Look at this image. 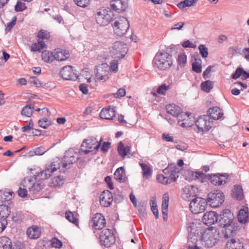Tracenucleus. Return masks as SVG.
I'll list each match as a JSON object with an SVG mask.
<instances>
[{"mask_svg":"<svg viewBox=\"0 0 249 249\" xmlns=\"http://www.w3.org/2000/svg\"><path fill=\"white\" fill-rule=\"evenodd\" d=\"M101 141L98 142L94 137H89L83 142L78 153L70 149L66 151L63 160L62 166L66 170L70 168V165L75 162L79 158V155H87L94 150H98L101 146Z\"/></svg>","mask_w":249,"mask_h":249,"instance_id":"1","label":"nucleus"},{"mask_svg":"<svg viewBox=\"0 0 249 249\" xmlns=\"http://www.w3.org/2000/svg\"><path fill=\"white\" fill-rule=\"evenodd\" d=\"M234 215L228 209L223 210L218 215L217 223L223 228L222 232L225 238L232 237L236 234L237 228L233 222Z\"/></svg>","mask_w":249,"mask_h":249,"instance_id":"2","label":"nucleus"},{"mask_svg":"<svg viewBox=\"0 0 249 249\" xmlns=\"http://www.w3.org/2000/svg\"><path fill=\"white\" fill-rule=\"evenodd\" d=\"M219 238V231L214 227L208 228L201 233L200 240L203 245L206 248L213 247Z\"/></svg>","mask_w":249,"mask_h":249,"instance_id":"3","label":"nucleus"},{"mask_svg":"<svg viewBox=\"0 0 249 249\" xmlns=\"http://www.w3.org/2000/svg\"><path fill=\"white\" fill-rule=\"evenodd\" d=\"M113 14L108 8L101 7L94 13L96 23L100 26L107 25L113 18Z\"/></svg>","mask_w":249,"mask_h":249,"instance_id":"4","label":"nucleus"},{"mask_svg":"<svg viewBox=\"0 0 249 249\" xmlns=\"http://www.w3.org/2000/svg\"><path fill=\"white\" fill-rule=\"evenodd\" d=\"M153 64L161 70L169 69L173 64L172 56L166 52L158 53L154 58Z\"/></svg>","mask_w":249,"mask_h":249,"instance_id":"5","label":"nucleus"},{"mask_svg":"<svg viewBox=\"0 0 249 249\" xmlns=\"http://www.w3.org/2000/svg\"><path fill=\"white\" fill-rule=\"evenodd\" d=\"M126 44L122 41H115L109 48L110 54L115 58L121 59L124 57L127 53Z\"/></svg>","mask_w":249,"mask_h":249,"instance_id":"6","label":"nucleus"},{"mask_svg":"<svg viewBox=\"0 0 249 249\" xmlns=\"http://www.w3.org/2000/svg\"><path fill=\"white\" fill-rule=\"evenodd\" d=\"M112 26L114 34L119 36L125 35L129 27V22L124 17L116 18Z\"/></svg>","mask_w":249,"mask_h":249,"instance_id":"7","label":"nucleus"},{"mask_svg":"<svg viewBox=\"0 0 249 249\" xmlns=\"http://www.w3.org/2000/svg\"><path fill=\"white\" fill-rule=\"evenodd\" d=\"M23 186L28 188L30 192L36 193L43 189L44 183L42 180H37L33 177H27L24 179Z\"/></svg>","mask_w":249,"mask_h":249,"instance_id":"8","label":"nucleus"},{"mask_svg":"<svg viewBox=\"0 0 249 249\" xmlns=\"http://www.w3.org/2000/svg\"><path fill=\"white\" fill-rule=\"evenodd\" d=\"M208 201L211 207L216 208L224 201V195L220 190H214L208 195Z\"/></svg>","mask_w":249,"mask_h":249,"instance_id":"9","label":"nucleus"},{"mask_svg":"<svg viewBox=\"0 0 249 249\" xmlns=\"http://www.w3.org/2000/svg\"><path fill=\"white\" fill-rule=\"evenodd\" d=\"M100 241L101 245L108 248L115 242V235L112 230L106 229L103 230L100 234Z\"/></svg>","mask_w":249,"mask_h":249,"instance_id":"10","label":"nucleus"},{"mask_svg":"<svg viewBox=\"0 0 249 249\" xmlns=\"http://www.w3.org/2000/svg\"><path fill=\"white\" fill-rule=\"evenodd\" d=\"M207 205V203L205 199L202 197H196L191 201L189 208L193 213H198L204 212Z\"/></svg>","mask_w":249,"mask_h":249,"instance_id":"11","label":"nucleus"},{"mask_svg":"<svg viewBox=\"0 0 249 249\" xmlns=\"http://www.w3.org/2000/svg\"><path fill=\"white\" fill-rule=\"evenodd\" d=\"M60 75L61 77L66 80H76L78 75L76 70L71 66L64 67L61 70Z\"/></svg>","mask_w":249,"mask_h":249,"instance_id":"12","label":"nucleus"},{"mask_svg":"<svg viewBox=\"0 0 249 249\" xmlns=\"http://www.w3.org/2000/svg\"><path fill=\"white\" fill-rule=\"evenodd\" d=\"M60 164L57 161L52 162L47 165L46 169L38 173L37 176L41 180H45L50 178L52 174L59 169Z\"/></svg>","mask_w":249,"mask_h":249,"instance_id":"13","label":"nucleus"},{"mask_svg":"<svg viewBox=\"0 0 249 249\" xmlns=\"http://www.w3.org/2000/svg\"><path fill=\"white\" fill-rule=\"evenodd\" d=\"M188 231V245L191 244V245H196L199 239H200L201 232L199 230L196 229L194 227V224L192 223L190 226L187 227Z\"/></svg>","mask_w":249,"mask_h":249,"instance_id":"14","label":"nucleus"},{"mask_svg":"<svg viewBox=\"0 0 249 249\" xmlns=\"http://www.w3.org/2000/svg\"><path fill=\"white\" fill-rule=\"evenodd\" d=\"M195 124L199 131H207L212 127V122L208 115L199 116L196 121Z\"/></svg>","mask_w":249,"mask_h":249,"instance_id":"15","label":"nucleus"},{"mask_svg":"<svg viewBox=\"0 0 249 249\" xmlns=\"http://www.w3.org/2000/svg\"><path fill=\"white\" fill-rule=\"evenodd\" d=\"M109 67L106 63H103L96 66L95 74L97 79L99 80L105 81L108 78L109 74Z\"/></svg>","mask_w":249,"mask_h":249,"instance_id":"16","label":"nucleus"},{"mask_svg":"<svg viewBox=\"0 0 249 249\" xmlns=\"http://www.w3.org/2000/svg\"><path fill=\"white\" fill-rule=\"evenodd\" d=\"M10 212L6 205H0V233L6 228L7 225V217L9 215Z\"/></svg>","mask_w":249,"mask_h":249,"instance_id":"17","label":"nucleus"},{"mask_svg":"<svg viewBox=\"0 0 249 249\" xmlns=\"http://www.w3.org/2000/svg\"><path fill=\"white\" fill-rule=\"evenodd\" d=\"M197 192V188L193 185L185 186L182 189V197L185 200H190L191 197L195 196Z\"/></svg>","mask_w":249,"mask_h":249,"instance_id":"18","label":"nucleus"},{"mask_svg":"<svg viewBox=\"0 0 249 249\" xmlns=\"http://www.w3.org/2000/svg\"><path fill=\"white\" fill-rule=\"evenodd\" d=\"M113 199L112 193L109 191H104L100 195V202L103 207H108L111 205Z\"/></svg>","mask_w":249,"mask_h":249,"instance_id":"19","label":"nucleus"},{"mask_svg":"<svg viewBox=\"0 0 249 249\" xmlns=\"http://www.w3.org/2000/svg\"><path fill=\"white\" fill-rule=\"evenodd\" d=\"M127 0H111L110 5L112 10L118 12L124 11L127 7Z\"/></svg>","mask_w":249,"mask_h":249,"instance_id":"20","label":"nucleus"},{"mask_svg":"<svg viewBox=\"0 0 249 249\" xmlns=\"http://www.w3.org/2000/svg\"><path fill=\"white\" fill-rule=\"evenodd\" d=\"M181 168L175 164H169L168 167L163 170L165 175H170V177L175 181L178 176V174L181 170Z\"/></svg>","mask_w":249,"mask_h":249,"instance_id":"21","label":"nucleus"},{"mask_svg":"<svg viewBox=\"0 0 249 249\" xmlns=\"http://www.w3.org/2000/svg\"><path fill=\"white\" fill-rule=\"evenodd\" d=\"M228 176L227 174H213L209 177L211 182L215 185H221L224 184L227 181Z\"/></svg>","mask_w":249,"mask_h":249,"instance_id":"22","label":"nucleus"},{"mask_svg":"<svg viewBox=\"0 0 249 249\" xmlns=\"http://www.w3.org/2000/svg\"><path fill=\"white\" fill-rule=\"evenodd\" d=\"M92 222L93 223L92 227L96 230L103 229L106 224L105 218L100 213L95 214L92 218Z\"/></svg>","mask_w":249,"mask_h":249,"instance_id":"23","label":"nucleus"},{"mask_svg":"<svg viewBox=\"0 0 249 249\" xmlns=\"http://www.w3.org/2000/svg\"><path fill=\"white\" fill-rule=\"evenodd\" d=\"M218 215L216 213L210 211L205 213L203 217V221L206 225H212L218 222Z\"/></svg>","mask_w":249,"mask_h":249,"instance_id":"24","label":"nucleus"},{"mask_svg":"<svg viewBox=\"0 0 249 249\" xmlns=\"http://www.w3.org/2000/svg\"><path fill=\"white\" fill-rule=\"evenodd\" d=\"M26 233L30 239H36L40 237L41 231L38 226L33 225L27 229Z\"/></svg>","mask_w":249,"mask_h":249,"instance_id":"25","label":"nucleus"},{"mask_svg":"<svg viewBox=\"0 0 249 249\" xmlns=\"http://www.w3.org/2000/svg\"><path fill=\"white\" fill-rule=\"evenodd\" d=\"M166 109L167 112L173 116L175 117L178 118V122L181 121V119H180V117L181 116V113H182L181 111L180 108L177 106L175 104H169L166 106Z\"/></svg>","mask_w":249,"mask_h":249,"instance_id":"26","label":"nucleus"},{"mask_svg":"<svg viewBox=\"0 0 249 249\" xmlns=\"http://www.w3.org/2000/svg\"><path fill=\"white\" fill-rule=\"evenodd\" d=\"M115 116V111L114 107H109L107 108H103L100 113V117L101 119L106 120H113Z\"/></svg>","mask_w":249,"mask_h":249,"instance_id":"27","label":"nucleus"},{"mask_svg":"<svg viewBox=\"0 0 249 249\" xmlns=\"http://www.w3.org/2000/svg\"><path fill=\"white\" fill-rule=\"evenodd\" d=\"M115 179L119 182H124L127 180L125 170L124 167H120L117 169L114 174Z\"/></svg>","mask_w":249,"mask_h":249,"instance_id":"28","label":"nucleus"},{"mask_svg":"<svg viewBox=\"0 0 249 249\" xmlns=\"http://www.w3.org/2000/svg\"><path fill=\"white\" fill-rule=\"evenodd\" d=\"M55 53L53 54L54 60L58 61H64L70 57L69 53L66 50L58 48L55 50Z\"/></svg>","mask_w":249,"mask_h":249,"instance_id":"29","label":"nucleus"},{"mask_svg":"<svg viewBox=\"0 0 249 249\" xmlns=\"http://www.w3.org/2000/svg\"><path fill=\"white\" fill-rule=\"evenodd\" d=\"M208 112L209 114L208 116L210 117V119L212 118L214 120L220 119L223 115L221 109L217 107H214L209 108Z\"/></svg>","mask_w":249,"mask_h":249,"instance_id":"30","label":"nucleus"},{"mask_svg":"<svg viewBox=\"0 0 249 249\" xmlns=\"http://www.w3.org/2000/svg\"><path fill=\"white\" fill-rule=\"evenodd\" d=\"M169 199V198L168 194H164L161 205L162 213L163 215V219L164 221H166L167 220Z\"/></svg>","mask_w":249,"mask_h":249,"instance_id":"31","label":"nucleus"},{"mask_svg":"<svg viewBox=\"0 0 249 249\" xmlns=\"http://www.w3.org/2000/svg\"><path fill=\"white\" fill-rule=\"evenodd\" d=\"M225 249H244L243 244L239 240L231 239L226 244Z\"/></svg>","mask_w":249,"mask_h":249,"instance_id":"32","label":"nucleus"},{"mask_svg":"<svg viewBox=\"0 0 249 249\" xmlns=\"http://www.w3.org/2000/svg\"><path fill=\"white\" fill-rule=\"evenodd\" d=\"M232 197L237 200H242L243 198V191L240 185H235L232 190Z\"/></svg>","mask_w":249,"mask_h":249,"instance_id":"33","label":"nucleus"},{"mask_svg":"<svg viewBox=\"0 0 249 249\" xmlns=\"http://www.w3.org/2000/svg\"><path fill=\"white\" fill-rule=\"evenodd\" d=\"M238 219L240 223L243 224L248 222L249 215L248 208H246V209H241L240 210L238 215Z\"/></svg>","mask_w":249,"mask_h":249,"instance_id":"34","label":"nucleus"},{"mask_svg":"<svg viewBox=\"0 0 249 249\" xmlns=\"http://www.w3.org/2000/svg\"><path fill=\"white\" fill-rule=\"evenodd\" d=\"M118 152L119 155L123 158H124L127 154L129 153L130 147H125L123 142H120L118 146Z\"/></svg>","mask_w":249,"mask_h":249,"instance_id":"35","label":"nucleus"},{"mask_svg":"<svg viewBox=\"0 0 249 249\" xmlns=\"http://www.w3.org/2000/svg\"><path fill=\"white\" fill-rule=\"evenodd\" d=\"M11 240L6 236L0 237V249H11Z\"/></svg>","mask_w":249,"mask_h":249,"instance_id":"36","label":"nucleus"},{"mask_svg":"<svg viewBox=\"0 0 249 249\" xmlns=\"http://www.w3.org/2000/svg\"><path fill=\"white\" fill-rule=\"evenodd\" d=\"M142 170V175L143 178L148 179L150 178L152 174V170L151 168L146 164L143 163H139Z\"/></svg>","mask_w":249,"mask_h":249,"instance_id":"37","label":"nucleus"},{"mask_svg":"<svg viewBox=\"0 0 249 249\" xmlns=\"http://www.w3.org/2000/svg\"><path fill=\"white\" fill-rule=\"evenodd\" d=\"M198 1V0H184L179 2L177 6L180 9H182L186 7L195 6Z\"/></svg>","mask_w":249,"mask_h":249,"instance_id":"38","label":"nucleus"},{"mask_svg":"<svg viewBox=\"0 0 249 249\" xmlns=\"http://www.w3.org/2000/svg\"><path fill=\"white\" fill-rule=\"evenodd\" d=\"M195 61L192 64V70L196 73H199L202 71V61L199 57L195 58Z\"/></svg>","mask_w":249,"mask_h":249,"instance_id":"39","label":"nucleus"},{"mask_svg":"<svg viewBox=\"0 0 249 249\" xmlns=\"http://www.w3.org/2000/svg\"><path fill=\"white\" fill-rule=\"evenodd\" d=\"M42 60L46 62H52L54 60L53 53L48 51H44L41 54Z\"/></svg>","mask_w":249,"mask_h":249,"instance_id":"40","label":"nucleus"},{"mask_svg":"<svg viewBox=\"0 0 249 249\" xmlns=\"http://www.w3.org/2000/svg\"><path fill=\"white\" fill-rule=\"evenodd\" d=\"M13 192L8 191H0V200L2 202L9 201L13 197Z\"/></svg>","mask_w":249,"mask_h":249,"instance_id":"41","label":"nucleus"},{"mask_svg":"<svg viewBox=\"0 0 249 249\" xmlns=\"http://www.w3.org/2000/svg\"><path fill=\"white\" fill-rule=\"evenodd\" d=\"M46 44L43 41H38L37 43L32 44L31 47L32 52H40L46 47Z\"/></svg>","mask_w":249,"mask_h":249,"instance_id":"42","label":"nucleus"},{"mask_svg":"<svg viewBox=\"0 0 249 249\" xmlns=\"http://www.w3.org/2000/svg\"><path fill=\"white\" fill-rule=\"evenodd\" d=\"M157 179L159 181V182L164 185L174 182L173 179L170 177V175L168 176H164L163 175H158L157 176Z\"/></svg>","mask_w":249,"mask_h":249,"instance_id":"43","label":"nucleus"},{"mask_svg":"<svg viewBox=\"0 0 249 249\" xmlns=\"http://www.w3.org/2000/svg\"><path fill=\"white\" fill-rule=\"evenodd\" d=\"M34 111V107L32 106L31 105H27L23 108L21 111V114L22 115H24L26 117H30L32 115Z\"/></svg>","mask_w":249,"mask_h":249,"instance_id":"44","label":"nucleus"},{"mask_svg":"<svg viewBox=\"0 0 249 249\" xmlns=\"http://www.w3.org/2000/svg\"><path fill=\"white\" fill-rule=\"evenodd\" d=\"M63 178L60 176L54 177L51 180L50 185L52 187L60 186L63 184Z\"/></svg>","mask_w":249,"mask_h":249,"instance_id":"45","label":"nucleus"},{"mask_svg":"<svg viewBox=\"0 0 249 249\" xmlns=\"http://www.w3.org/2000/svg\"><path fill=\"white\" fill-rule=\"evenodd\" d=\"M201 88L202 90L208 93L213 88V82L210 80L203 82L201 84Z\"/></svg>","mask_w":249,"mask_h":249,"instance_id":"46","label":"nucleus"},{"mask_svg":"<svg viewBox=\"0 0 249 249\" xmlns=\"http://www.w3.org/2000/svg\"><path fill=\"white\" fill-rule=\"evenodd\" d=\"M65 217L70 222H72L75 225H78V219L74 217L73 213L71 211H68L66 212Z\"/></svg>","mask_w":249,"mask_h":249,"instance_id":"47","label":"nucleus"},{"mask_svg":"<svg viewBox=\"0 0 249 249\" xmlns=\"http://www.w3.org/2000/svg\"><path fill=\"white\" fill-rule=\"evenodd\" d=\"M187 62V56L184 53H180L178 57V63L180 67H184Z\"/></svg>","mask_w":249,"mask_h":249,"instance_id":"48","label":"nucleus"},{"mask_svg":"<svg viewBox=\"0 0 249 249\" xmlns=\"http://www.w3.org/2000/svg\"><path fill=\"white\" fill-rule=\"evenodd\" d=\"M169 89V86L166 85L165 84H162L159 86L156 90L157 93L160 95H165L167 90Z\"/></svg>","mask_w":249,"mask_h":249,"instance_id":"49","label":"nucleus"},{"mask_svg":"<svg viewBox=\"0 0 249 249\" xmlns=\"http://www.w3.org/2000/svg\"><path fill=\"white\" fill-rule=\"evenodd\" d=\"M29 82L36 87H41L45 85V84L41 82L35 76L30 77Z\"/></svg>","mask_w":249,"mask_h":249,"instance_id":"50","label":"nucleus"},{"mask_svg":"<svg viewBox=\"0 0 249 249\" xmlns=\"http://www.w3.org/2000/svg\"><path fill=\"white\" fill-rule=\"evenodd\" d=\"M38 125L40 127L46 129L51 125V122L47 118H43L38 121Z\"/></svg>","mask_w":249,"mask_h":249,"instance_id":"51","label":"nucleus"},{"mask_svg":"<svg viewBox=\"0 0 249 249\" xmlns=\"http://www.w3.org/2000/svg\"><path fill=\"white\" fill-rule=\"evenodd\" d=\"M150 205L151 207V210L155 216V217L156 219L159 218V213H158V207L157 205V203L156 200H151L150 201Z\"/></svg>","mask_w":249,"mask_h":249,"instance_id":"52","label":"nucleus"},{"mask_svg":"<svg viewBox=\"0 0 249 249\" xmlns=\"http://www.w3.org/2000/svg\"><path fill=\"white\" fill-rule=\"evenodd\" d=\"M199 53L203 58H206L208 55V48L204 45L201 44L198 46Z\"/></svg>","mask_w":249,"mask_h":249,"instance_id":"53","label":"nucleus"},{"mask_svg":"<svg viewBox=\"0 0 249 249\" xmlns=\"http://www.w3.org/2000/svg\"><path fill=\"white\" fill-rule=\"evenodd\" d=\"M75 3L78 6L85 8L89 6L90 0H73Z\"/></svg>","mask_w":249,"mask_h":249,"instance_id":"54","label":"nucleus"},{"mask_svg":"<svg viewBox=\"0 0 249 249\" xmlns=\"http://www.w3.org/2000/svg\"><path fill=\"white\" fill-rule=\"evenodd\" d=\"M27 8L24 3L20 0L18 1L15 6V10L16 12L23 11Z\"/></svg>","mask_w":249,"mask_h":249,"instance_id":"55","label":"nucleus"},{"mask_svg":"<svg viewBox=\"0 0 249 249\" xmlns=\"http://www.w3.org/2000/svg\"><path fill=\"white\" fill-rule=\"evenodd\" d=\"M51 245L53 248L59 249L62 246V242L56 238H53L51 240Z\"/></svg>","mask_w":249,"mask_h":249,"instance_id":"56","label":"nucleus"},{"mask_svg":"<svg viewBox=\"0 0 249 249\" xmlns=\"http://www.w3.org/2000/svg\"><path fill=\"white\" fill-rule=\"evenodd\" d=\"M50 34L45 30H41L38 34L37 36L39 39H48L50 37Z\"/></svg>","mask_w":249,"mask_h":249,"instance_id":"57","label":"nucleus"},{"mask_svg":"<svg viewBox=\"0 0 249 249\" xmlns=\"http://www.w3.org/2000/svg\"><path fill=\"white\" fill-rule=\"evenodd\" d=\"M126 94L125 89L124 88L119 89L117 92L114 93L113 96L116 98H119L124 96Z\"/></svg>","mask_w":249,"mask_h":249,"instance_id":"58","label":"nucleus"},{"mask_svg":"<svg viewBox=\"0 0 249 249\" xmlns=\"http://www.w3.org/2000/svg\"><path fill=\"white\" fill-rule=\"evenodd\" d=\"M16 20L17 18L16 17H14L12 18V20L7 23L6 28V31L7 32L10 31V30L13 28V27L15 25L16 23Z\"/></svg>","mask_w":249,"mask_h":249,"instance_id":"59","label":"nucleus"},{"mask_svg":"<svg viewBox=\"0 0 249 249\" xmlns=\"http://www.w3.org/2000/svg\"><path fill=\"white\" fill-rule=\"evenodd\" d=\"M243 71L244 70L239 67L236 70L235 72L232 74V78L234 79H236L238 78H239L240 76L242 75V74H243Z\"/></svg>","mask_w":249,"mask_h":249,"instance_id":"60","label":"nucleus"},{"mask_svg":"<svg viewBox=\"0 0 249 249\" xmlns=\"http://www.w3.org/2000/svg\"><path fill=\"white\" fill-rule=\"evenodd\" d=\"M18 196L21 197H25L27 195V190L26 188H22L21 187H19L18 190Z\"/></svg>","mask_w":249,"mask_h":249,"instance_id":"61","label":"nucleus"},{"mask_svg":"<svg viewBox=\"0 0 249 249\" xmlns=\"http://www.w3.org/2000/svg\"><path fill=\"white\" fill-rule=\"evenodd\" d=\"M110 70L114 72H116L118 71V62L117 60H114L110 63Z\"/></svg>","mask_w":249,"mask_h":249,"instance_id":"62","label":"nucleus"},{"mask_svg":"<svg viewBox=\"0 0 249 249\" xmlns=\"http://www.w3.org/2000/svg\"><path fill=\"white\" fill-rule=\"evenodd\" d=\"M111 143L110 142H104L102 146H101V149L104 153H106L108 151L110 146Z\"/></svg>","mask_w":249,"mask_h":249,"instance_id":"63","label":"nucleus"},{"mask_svg":"<svg viewBox=\"0 0 249 249\" xmlns=\"http://www.w3.org/2000/svg\"><path fill=\"white\" fill-rule=\"evenodd\" d=\"M175 147L178 150L183 151L187 149L188 145L185 143L181 142L179 143H177L176 145H175Z\"/></svg>","mask_w":249,"mask_h":249,"instance_id":"64","label":"nucleus"}]
</instances>
